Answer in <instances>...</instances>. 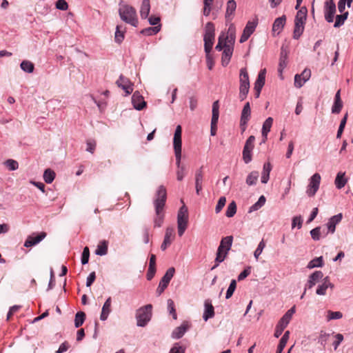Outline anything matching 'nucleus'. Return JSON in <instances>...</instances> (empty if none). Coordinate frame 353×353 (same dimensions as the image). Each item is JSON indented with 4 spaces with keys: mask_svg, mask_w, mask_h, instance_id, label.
<instances>
[{
    "mask_svg": "<svg viewBox=\"0 0 353 353\" xmlns=\"http://www.w3.org/2000/svg\"><path fill=\"white\" fill-rule=\"evenodd\" d=\"M167 199V191L166 188L163 185H160L155 194V198L154 204L155 207V211L157 218L154 221V224L157 227H161L163 221V208L165 204Z\"/></svg>",
    "mask_w": 353,
    "mask_h": 353,
    "instance_id": "nucleus-1",
    "label": "nucleus"
},
{
    "mask_svg": "<svg viewBox=\"0 0 353 353\" xmlns=\"http://www.w3.org/2000/svg\"><path fill=\"white\" fill-rule=\"evenodd\" d=\"M119 14L121 19L125 23L134 27L138 26L139 21L137 11L132 6L125 3H120Z\"/></svg>",
    "mask_w": 353,
    "mask_h": 353,
    "instance_id": "nucleus-2",
    "label": "nucleus"
},
{
    "mask_svg": "<svg viewBox=\"0 0 353 353\" xmlns=\"http://www.w3.org/2000/svg\"><path fill=\"white\" fill-rule=\"evenodd\" d=\"M232 241V236H227L221 239L216 252V256L215 259L216 264L212 267V270L216 268L219 265V263L225 260L228 251L231 248Z\"/></svg>",
    "mask_w": 353,
    "mask_h": 353,
    "instance_id": "nucleus-3",
    "label": "nucleus"
},
{
    "mask_svg": "<svg viewBox=\"0 0 353 353\" xmlns=\"http://www.w3.org/2000/svg\"><path fill=\"white\" fill-rule=\"evenodd\" d=\"M188 208L183 204L179 210L177 214V228L178 234L181 236L188 225Z\"/></svg>",
    "mask_w": 353,
    "mask_h": 353,
    "instance_id": "nucleus-4",
    "label": "nucleus"
},
{
    "mask_svg": "<svg viewBox=\"0 0 353 353\" xmlns=\"http://www.w3.org/2000/svg\"><path fill=\"white\" fill-rule=\"evenodd\" d=\"M215 37V28L212 22H208L205 27L204 34V49L205 52H210Z\"/></svg>",
    "mask_w": 353,
    "mask_h": 353,
    "instance_id": "nucleus-5",
    "label": "nucleus"
},
{
    "mask_svg": "<svg viewBox=\"0 0 353 353\" xmlns=\"http://www.w3.org/2000/svg\"><path fill=\"white\" fill-rule=\"evenodd\" d=\"M239 81V99L241 101H243L246 98L250 90L249 75L246 68L241 69Z\"/></svg>",
    "mask_w": 353,
    "mask_h": 353,
    "instance_id": "nucleus-6",
    "label": "nucleus"
},
{
    "mask_svg": "<svg viewBox=\"0 0 353 353\" xmlns=\"http://www.w3.org/2000/svg\"><path fill=\"white\" fill-rule=\"evenodd\" d=\"M152 306L148 304L139 308L137 312V325L143 327L150 320L152 316Z\"/></svg>",
    "mask_w": 353,
    "mask_h": 353,
    "instance_id": "nucleus-7",
    "label": "nucleus"
},
{
    "mask_svg": "<svg viewBox=\"0 0 353 353\" xmlns=\"http://www.w3.org/2000/svg\"><path fill=\"white\" fill-rule=\"evenodd\" d=\"M175 272V269L174 268H170L162 277L159 284V286L157 289V294L158 296H160L164 290L167 288L170 281L173 277Z\"/></svg>",
    "mask_w": 353,
    "mask_h": 353,
    "instance_id": "nucleus-8",
    "label": "nucleus"
},
{
    "mask_svg": "<svg viewBox=\"0 0 353 353\" xmlns=\"http://www.w3.org/2000/svg\"><path fill=\"white\" fill-rule=\"evenodd\" d=\"M321 182V176L319 173H315L310 179V183L307 186V194L309 196H313L318 191Z\"/></svg>",
    "mask_w": 353,
    "mask_h": 353,
    "instance_id": "nucleus-9",
    "label": "nucleus"
},
{
    "mask_svg": "<svg viewBox=\"0 0 353 353\" xmlns=\"http://www.w3.org/2000/svg\"><path fill=\"white\" fill-rule=\"evenodd\" d=\"M336 12V5L334 0H325L324 3L325 19L328 23L334 21Z\"/></svg>",
    "mask_w": 353,
    "mask_h": 353,
    "instance_id": "nucleus-10",
    "label": "nucleus"
},
{
    "mask_svg": "<svg viewBox=\"0 0 353 353\" xmlns=\"http://www.w3.org/2000/svg\"><path fill=\"white\" fill-rule=\"evenodd\" d=\"M219 117V101H216L212 104V115L211 120V129L210 134L212 136L216 135L217 130V123Z\"/></svg>",
    "mask_w": 353,
    "mask_h": 353,
    "instance_id": "nucleus-11",
    "label": "nucleus"
},
{
    "mask_svg": "<svg viewBox=\"0 0 353 353\" xmlns=\"http://www.w3.org/2000/svg\"><path fill=\"white\" fill-rule=\"evenodd\" d=\"M118 87L121 88L125 92L126 95L130 94L133 92V84L127 77L121 75L116 81Z\"/></svg>",
    "mask_w": 353,
    "mask_h": 353,
    "instance_id": "nucleus-12",
    "label": "nucleus"
},
{
    "mask_svg": "<svg viewBox=\"0 0 353 353\" xmlns=\"http://www.w3.org/2000/svg\"><path fill=\"white\" fill-rule=\"evenodd\" d=\"M311 77V70L305 68L301 74H296L294 77V86L300 88L303 84L310 79Z\"/></svg>",
    "mask_w": 353,
    "mask_h": 353,
    "instance_id": "nucleus-13",
    "label": "nucleus"
},
{
    "mask_svg": "<svg viewBox=\"0 0 353 353\" xmlns=\"http://www.w3.org/2000/svg\"><path fill=\"white\" fill-rule=\"evenodd\" d=\"M257 26V22L256 21H249L243 31V34L240 38V43H244L248 39L249 37L251 36V34L254 32L255 30V28Z\"/></svg>",
    "mask_w": 353,
    "mask_h": 353,
    "instance_id": "nucleus-14",
    "label": "nucleus"
},
{
    "mask_svg": "<svg viewBox=\"0 0 353 353\" xmlns=\"http://www.w3.org/2000/svg\"><path fill=\"white\" fill-rule=\"evenodd\" d=\"M250 115H251V109H250V103L247 102L245 104V105L242 110L241 116L240 126L242 128L243 131H245V130L246 128V125H247L248 121L250 120Z\"/></svg>",
    "mask_w": 353,
    "mask_h": 353,
    "instance_id": "nucleus-15",
    "label": "nucleus"
},
{
    "mask_svg": "<svg viewBox=\"0 0 353 353\" xmlns=\"http://www.w3.org/2000/svg\"><path fill=\"white\" fill-rule=\"evenodd\" d=\"M323 276V274L321 271H315L310 276L309 280L307 281V283L305 285V290L303 292V294L301 295V299L303 298L306 292L307 288H312L314 285H316L317 282H319L322 279Z\"/></svg>",
    "mask_w": 353,
    "mask_h": 353,
    "instance_id": "nucleus-16",
    "label": "nucleus"
},
{
    "mask_svg": "<svg viewBox=\"0 0 353 353\" xmlns=\"http://www.w3.org/2000/svg\"><path fill=\"white\" fill-rule=\"evenodd\" d=\"M174 230L173 228H168L165 230L164 240L161 245L162 250H165L170 245L173 240L174 239Z\"/></svg>",
    "mask_w": 353,
    "mask_h": 353,
    "instance_id": "nucleus-17",
    "label": "nucleus"
},
{
    "mask_svg": "<svg viewBox=\"0 0 353 353\" xmlns=\"http://www.w3.org/2000/svg\"><path fill=\"white\" fill-rule=\"evenodd\" d=\"M46 236V233L44 232H41L36 236L34 234L29 236L25 241L24 246L27 248L33 246L41 241Z\"/></svg>",
    "mask_w": 353,
    "mask_h": 353,
    "instance_id": "nucleus-18",
    "label": "nucleus"
},
{
    "mask_svg": "<svg viewBox=\"0 0 353 353\" xmlns=\"http://www.w3.org/2000/svg\"><path fill=\"white\" fill-rule=\"evenodd\" d=\"M232 52L233 47L231 45L225 43L224 50L221 58V62L223 66H226L229 63L232 55Z\"/></svg>",
    "mask_w": 353,
    "mask_h": 353,
    "instance_id": "nucleus-19",
    "label": "nucleus"
},
{
    "mask_svg": "<svg viewBox=\"0 0 353 353\" xmlns=\"http://www.w3.org/2000/svg\"><path fill=\"white\" fill-rule=\"evenodd\" d=\"M203 166L196 171L195 173V188L196 194L199 195L203 189Z\"/></svg>",
    "mask_w": 353,
    "mask_h": 353,
    "instance_id": "nucleus-20",
    "label": "nucleus"
},
{
    "mask_svg": "<svg viewBox=\"0 0 353 353\" xmlns=\"http://www.w3.org/2000/svg\"><path fill=\"white\" fill-rule=\"evenodd\" d=\"M205 310L203 315V319L207 321L209 319L214 317V309L210 300L207 299L204 303Z\"/></svg>",
    "mask_w": 353,
    "mask_h": 353,
    "instance_id": "nucleus-21",
    "label": "nucleus"
},
{
    "mask_svg": "<svg viewBox=\"0 0 353 353\" xmlns=\"http://www.w3.org/2000/svg\"><path fill=\"white\" fill-rule=\"evenodd\" d=\"M189 327V323L188 322H183L180 326L174 330L172 333V338L177 339L181 338Z\"/></svg>",
    "mask_w": 353,
    "mask_h": 353,
    "instance_id": "nucleus-22",
    "label": "nucleus"
},
{
    "mask_svg": "<svg viewBox=\"0 0 353 353\" xmlns=\"http://www.w3.org/2000/svg\"><path fill=\"white\" fill-rule=\"evenodd\" d=\"M132 103L135 109L141 110L145 107L146 103L143 98L139 95V92H134L132 97Z\"/></svg>",
    "mask_w": 353,
    "mask_h": 353,
    "instance_id": "nucleus-23",
    "label": "nucleus"
},
{
    "mask_svg": "<svg viewBox=\"0 0 353 353\" xmlns=\"http://www.w3.org/2000/svg\"><path fill=\"white\" fill-rule=\"evenodd\" d=\"M286 22V17L285 15L281 16L275 19L272 26V32H277L279 34L283 30Z\"/></svg>",
    "mask_w": 353,
    "mask_h": 353,
    "instance_id": "nucleus-24",
    "label": "nucleus"
},
{
    "mask_svg": "<svg viewBox=\"0 0 353 353\" xmlns=\"http://www.w3.org/2000/svg\"><path fill=\"white\" fill-rule=\"evenodd\" d=\"M328 288L332 289L334 288V285L330 283L329 278L327 276L323 279V283L318 287L316 293L318 295H325L326 290Z\"/></svg>",
    "mask_w": 353,
    "mask_h": 353,
    "instance_id": "nucleus-25",
    "label": "nucleus"
},
{
    "mask_svg": "<svg viewBox=\"0 0 353 353\" xmlns=\"http://www.w3.org/2000/svg\"><path fill=\"white\" fill-rule=\"evenodd\" d=\"M236 8V3L234 0H229L227 3V8L225 12V19L230 21L232 19L234 12Z\"/></svg>",
    "mask_w": 353,
    "mask_h": 353,
    "instance_id": "nucleus-26",
    "label": "nucleus"
},
{
    "mask_svg": "<svg viewBox=\"0 0 353 353\" xmlns=\"http://www.w3.org/2000/svg\"><path fill=\"white\" fill-rule=\"evenodd\" d=\"M181 132L182 129L181 125H177L175 130L174 139H173V146L174 149L181 148Z\"/></svg>",
    "mask_w": 353,
    "mask_h": 353,
    "instance_id": "nucleus-27",
    "label": "nucleus"
},
{
    "mask_svg": "<svg viewBox=\"0 0 353 353\" xmlns=\"http://www.w3.org/2000/svg\"><path fill=\"white\" fill-rule=\"evenodd\" d=\"M342 219L341 214H339L337 215L333 216L328 221L327 225L328 228V232L331 233H334L336 228V225L339 223Z\"/></svg>",
    "mask_w": 353,
    "mask_h": 353,
    "instance_id": "nucleus-28",
    "label": "nucleus"
},
{
    "mask_svg": "<svg viewBox=\"0 0 353 353\" xmlns=\"http://www.w3.org/2000/svg\"><path fill=\"white\" fill-rule=\"evenodd\" d=\"M235 27L233 24H231L228 28L227 36H225V43L230 44L232 46L235 41Z\"/></svg>",
    "mask_w": 353,
    "mask_h": 353,
    "instance_id": "nucleus-29",
    "label": "nucleus"
},
{
    "mask_svg": "<svg viewBox=\"0 0 353 353\" xmlns=\"http://www.w3.org/2000/svg\"><path fill=\"white\" fill-rule=\"evenodd\" d=\"M290 321H288V320L285 319L283 317L280 319L276 327L274 332V336L276 338H279L281 335L284 329L287 327Z\"/></svg>",
    "mask_w": 353,
    "mask_h": 353,
    "instance_id": "nucleus-30",
    "label": "nucleus"
},
{
    "mask_svg": "<svg viewBox=\"0 0 353 353\" xmlns=\"http://www.w3.org/2000/svg\"><path fill=\"white\" fill-rule=\"evenodd\" d=\"M273 119L272 117H268L263 124L262 136L263 137V142L267 139L268 134L270 131Z\"/></svg>",
    "mask_w": 353,
    "mask_h": 353,
    "instance_id": "nucleus-31",
    "label": "nucleus"
},
{
    "mask_svg": "<svg viewBox=\"0 0 353 353\" xmlns=\"http://www.w3.org/2000/svg\"><path fill=\"white\" fill-rule=\"evenodd\" d=\"M150 0H143L141 9H140V14L142 19H146L150 13Z\"/></svg>",
    "mask_w": 353,
    "mask_h": 353,
    "instance_id": "nucleus-32",
    "label": "nucleus"
},
{
    "mask_svg": "<svg viewBox=\"0 0 353 353\" xmlns=\"http://www.w3.org/2000/svg\"><path fill=\"white\" fill-rule=\"evenodd\" d=\"M345 172H339L336 176L334 183L338 189L343 188L347 182V179L345 177Z\"/></svg>",
    "mask_w": 353,
    "mask_h": 353,
    "instance_id": "nucleus-33",
    "label": "nucleus"
},
{
    "mask_svg": "<svg viewBox=\"0 0 353 353\" xmlns=\"http://www.w3.org/2000/svg\"><path fill=\"white\" fill-rule=\"evenodd\" d=\"M108 248V242L105 240L100 241L95 250V254L97 255L103 256L107 254Z\"/></svg>",
    "mask_w": 353,
    "mask_h": 353,
    "instance_id": "nucleus-34",
    "label": "nucleus"
},
{
    "mask_svg": "<svg viewBox=\"0 0 353 353\" xmlns=\"http://www.w3.org/2000/svg\"><path fill=\"white\" fill-rule=\"evenodd\" d=\"M305 23L294 21L293 38L298 39L303 32Z\"/></svg>",
    "mask_w": 353,
    "mask_h": 353,
    "instance_id": "nucleus-35",
    "label": "nucleus"
},
{
    "mask_svg": "<svg viewBox=\"0 0 353 353\" xmlns=\"http://www.w3.org/2000/svg\"><path fill=\"white\" fill-rule=\"evenodd\" d=\"M265 69H263L259 72L257 79L254 83V88H262L263 87L265 81Z\"/></svg>",
    "mask_w": 353,
    "mask_h": 353,
    "instance_id": "nucleus-36",
    "label": "nucleus"
},
{
    "mask_svg": "<svg viewBox=\"0 0 353 353\" xmlns=\"http://www.w3.org/2000/svg\"><path fill=\"white\" fill-rule=\"evenodd\" d=\"M271 170L272 165L270 163L268 162L263 165V170L261 176V182L263 183H266L268 181Z\"/></svg>",
    "mask_w": 353,
    "mask_h": 353,
    "instance_id": "nucleus-37",
    "label": "nucleus"
},
{
    "mask_svg": "<svg viewBox=\"0 0 353 353\" xmlns=\"http://www.w3.org/2000/svg\"><path fill=\"white\" fill-rule=\"evenodd\" d=\"M111 307V298L109 297L105 302L101 314V319L104 321L108 318L109 313L110 312Z\"/></svg>",
    "mask_w": 353,
    "mask_h": 353,
    "instance_id": "nucleus-38",
    "label": "nucleus"
},
{
    "mask_svg": "<svg viewBox=\"0 0 353 353\" xmlns=\"http://www.w3.org/2000/svg\"><path fill=\"white\" fill-rule=\"evenodd\" d=\"M125 28L122 26L118 25L116 28V32L114 34L115 41L118 43H121L124 39Z\"/></svg>",
    "mask_w": 353,
    "mask_h": 353,
    "instance_id": "nucleus-39",
    "label": "nucleus"
},
{
    "mask_svg": "<svg viewBox=\"0 0 353 353\" xmlns=\"http://www.w3.org/2000/svg\"><path fill=\"white\" fill-rule=\"evenodd\" d=\"M307 14V8L305 7H302L297 12L296 15L295 17L294 21L303 22V23H305Z\"/></svg>",
    "mask_w": 353,
    "mask_h": 353,
    "instance_id": "nucleus-40",
    "label": "nucleus"
},
{
    "mask_svg": "<svg viewBox=\"0 0 353 353\" xmlns=\"http://www.w3.org/2000/svg\"><path fill=\"white\" fill-rule=\"evenodd\" d=\"M289 336H290V332L286 331L279 341V345H278L277 350H276V353L282 352V351L283 350L284 347H285L286 343L289 339Z\"/></svg>",
    "mask_w": 353,
    "mask_h": 353,
    "instance_id": "nucleus-41",
    "label": "nucleus"
},
{
    "mask_svg": "<svg viewBox=\"0 0 353 353\" xmlns=\"http://www.w3.org/2000/svg\"><path fill=\"white\" fill-rule=\"evenodd\" d=\"M86 319V314L85 312L80 311L78 312L74 318V326L79 327L81 326Z\"/></svg>",
    "mask_w": 353,
    "mask_h": 353,
    "instance_id": "nucleus-42",
    "label": "nucleus"
},
{
    "mask_svg": "<svg viewBox=\"0 0 353 353\" xmlns=\"http://www.w3.org/2000/svg\"><path fill=\"white\" fill-rule=\"evenodd\" d=\"M348 14H349L348 12H345L343 13L342 14L336 15V21H335V23L334 24V28H339L342 25H343L345 21V20L347 18Z\"/></svg>",
    "mask_w": 353,
    "mask_h": 353,
    "instance_id": "nucleus-43",
    "label": "nucleus"
},
{
    "mask_svg": "<svg viewBox=\"0 0 353 353\" xmlns=\"http://www.w3.org/2000/svg\"><path fill=\"white\" fill-rule=\"evenodd\" d=\"M54 178L55 172L52 170L48 168L44 171L43 179L46 183H51L54 181Z\"/></svg>",
    "mask_w": 353,
    "mask_h": 353,
    "instance_id": "nucleus-44",
    "label": "nucleus"
},
{
    "mask_svg": "<svg viewBox=\"0 0 353 353\" xmlns=\"http://www.w3.org/2000/svg\"><path fill=\"white\" fill-rule=\"evenodd\" d=\"M20 66H21V68L24 72H28V73L32 72L34 71V64L31 61H27V60L23 61L21 63Z\"/></svg>",
    "mask_w": 353,
    "mask_h": 353,
    "instance_id": "nucleus-45",
    "label": "nucleus"
},
{
    "mask_svg": "<svg viewBox=\"0 0 353 353\" xmlns=\"http://www.w3.org/2000/svg\"><path fill=\"white\" fill-rule=\"evenodd\" d=\"M161 30L160 26H154V27H149L145 29H143L141 32V34L145 35H154L157 34Z\"/></svg>",
    "mask_w": 353,
    "mask_h": 353,
    "instance_id": "nucleus-46",
    "label": "nucleus"
},
{
    "mask_svg": "<svg viewBox=\"0 0 353 353\" xmlns=\"http://www.w3.org/2000/svg\"><path fill=\"white\" fill-rule=\"evenodd\" d=\"M259 178V172L256 171H253L251 173L249 174V175L247 176L246 179V183L248 185H254Z\"/></svg>",
    "mask_w": 353,
    "mask_h": 353,
    "instance_id": "nucleus-47",
    "label": "nucleus"
},
{
    "mask_svg": "<svg viewBox=\"0 0 353 353\" xmlns=\"http://www.w3.org/2000/svg\"><path fill=\"white\" fill-rule=\"evenodd\" d=\"M236 203L234 201H232L231 203H229V205L228 206V208H227V210L225 212V215L228 217H232L236 214Z\"/></svg>",
    "mask_w": 353,
    "mask_h": 353,
    "instance_id": "nucleus-48",
    "label": "nucleus"
},
{
    "mask_svg": "<svg viewBox=\"0 0 353 353\" xmlns=\"http://www.w3.org/2000/svg\"><path fill=\"white\" fill-rule=\"evenodd\" d=\"M286 59H287L286 55L285 54L283 55V53H281V57L279 59V68H278V72H279L280 77L281 79H283V75H282L283 70L287 65Z\"/></svg>",
    "mask_w": 353,
    "mask_h": 353,
    "instance_id": "nucleus-49",
    "label": "nucleus"
},
{
    "mask_svg": "<svg viewBox=\"0 0 353 353\" xmlns=\"http://www.w3.org/2000/svg\"><path fill=\"white\" fill-rule=\"evenodd\" d=\"M323 265V257H316L309 262L307 268L311 269L316 267H321Z\"/></svg>",
    "mask_w": 353,
    "mask_h": 353,
    "instance_id": "nucleus-50",
    "label": "nucleus"
},
{
    "mask_svg": "<svg viewBox=\"0 0 353 353\" xmlns=\"http://www.w3.org/2000/svg\"><path fill=\"white\" fill-rule=\"evenodd\" d=\"M265 197L263 195L261 196L258 201L255 203L253 205H252V207L250 208V211L258 210L265 204Z\"/></svg>",
    "mask_w": 353,
    "mask_h": 353,
    "instance_id": "nucleus-51",
    "label": "nucleus"
},
{
    "mask_svg": "<svg viewBox=\"0 0 353 353\" xmlns=\"http://www.w3.org/2000/svg\"><path fill=\"white\" fill-rule=\"evenodd\" d=\"M347 113H346L344 115L343 118L341 121V123H340V125H339V130L337 132V134H336L337 138H340L341 137V134L343 132V130L345 128V124L347 122Z\"/></svg>",
    "mask_w": 353,
    "mask_h": 353,
    "instance_id": "nucleus-52",
    "label": "nucleus"
},
{
    "mask_svg": "<svg viewBox=\"0 0 353 353\" xmlns=\"http://www.w3.org/2000/svg\"><path fill=\"white\" fill-rule=\"evenodd\" d=\"M343 317V314L341 312H333L331 310L327 311V319L328 321L332 319H340Z\"/></svg>",
    "mask_w": 353,
    "mask_h": 353,
    "instance_id": "nucleus-53",
    "label": "nucleus"
},
{
    "mask_svg": "<svg viewBox=\"0 0 353 353\" xmlns=\"http://www.w3.org/2000/svg\"><path fill=\"white\" fill-rule=\"evenodd\" d=\"M236 282L235 280L233 279L231 281L230 286L226 292L225 298L227 299H230L232 296V294L236 289Z\"/></svg>",
    "mask_w": 353,
    "mask_h": 353,
    "instance_id": "nucleus-54",
    "label": "nucleus"
},
{
    "mask_svg": "<svg viewBox=\"0 0 353 353\" xmlns=\"http://www.w3.org/2000/svg\"><path fill=\"white\" fill-rule=\"evenodd\" d=\"M254 141H255V137L252 135L250 136L245 141L243 149L252 151L254 146Z\"/></svg>",
    "mask_w": 353,
    "mask_h": 353,
    "instance_id": "nucleus-55",
    "label": "nucleus"
},
{
    "mask_svg": "<svg viewBox=\"0 0 353 353\" xmlns=\"http://www.w3.org/2000/svg\"><path fill=\"white\" fill-rule=\"evenodd\" d=\"M168 310H169V312H170V314L172 315L173 319H177V315H176V310H175V307H174V301L172 299H168Z\"/></svg>",
    "mask_w": 353,
    "mask_h": 353,
    "instance_id": "nucleus-56",
    "label": "nucleus"
},
{
    "mask_svg": "<svg viewBox=\"0 0 353 353\" xmlns=\"http://www.w3.org/2000/svg\"><path fill=\"white\" fill-rule=\"evenodd\" d=\"M225 203L226 198L225 196L220 197L215 208V212L216 214L219 213L222 210Z\"/></svg>",
    "mask_w": 353,
    "mask_h": 353,
    "instance_id": "nucleus-57",
    "label": "nucleus"
},
{
    "mask_svg": "<svg viewBox=\"0 0 353 353\" xmlns=\"http://www.w3.org/2000/svg\"><path fill=\"white\" fill-rule=\"evenodd\" d=\"M6 165L10 170H16L19 168V163L13 159H8L5 162Z\"/></svg>",
    "mask_w": 353,
    "mask_h": 353,
    "instance_id": "nucleus-58",
    "label": "nucleus"
},
{
    "mask_svg": "<svg viewBox=\"0 0 353 353\" xmlns=\"http://www.w3.org/2000/svg\"><path fill=\"white\" fill-rule=\"evenodd\" d=\"M265 247V241L263 240H262L259 243V244L258 245L257 248L256 249V250L254 252V257L256 258V260L259 259V256L262 253V252H263V250Z\"/></svg>",
    "mask_w": 353,
    "mask_h": 353,
    "instance_id": "nucleus-59",
    "label": "nucleus"
},
{
    "mask_svg": "<svg viewBox=\"0 0 353 353\" xmlns=\"http://www.w3.org/2000/svg\"><path fill=\"white\" fill-rule=\"evenodd\" d=\"M343 108V102L334 101L332 108V112L334 114H339Z\"/></svg>",
    "mask_w": 353,
    "mask_h": 353,
    "instance_id": "nucleus-60",
    "label": "nucleus"
},
{
    "mask_svg": "<svg viewBox=\"0 0 353 353\" xmlns=\"http://www.w3.org/2000/svg\"><path fill=\"white\" fill-rule=\"evenodd\" d=\"M302 223L303 219L301 216H296L292 219V228H294V227L297 226L298 228L300 229L302 227Z\"/></svg>",
    "mask_w": 353,
    "mask_h": 353,
    "instance_id": "nucleus-61",
    "label": "nucleus"
},
{
    "mask_svg": "<svg viewBox=\"0 0 353 353\" xmlns=\"http://www.w3.org/2000/svg\"><path fill=\"white\" fill-rule=\"evenodd\" d=\"M185 175V167L182 165L177 168L176 170V179L178 181H182Z\"/></svg>",
    "mask_w": 353,
    "mask_h": 353,
    "instance_id": "nucleus-62",
    "label": "nucleus"
},
{
    "mask_svg": "<svg viewBox=\"0 0 353 353\" xmlns=\"http://www.w3.org/2000/svg\"><path fill=\"white\" fill-rule=\"evenodd\" d=\"M243 159L245 163H248L252 161V151L243 149Z\"/></svg>",
    "mask_w": 353,
    "mask_h": 353,
    "instance_id": "nucleus-63",
    "label": "nucleus"
},
{
    "mask_svg": "<svg viewBox=\"0 0 353 353\" xmlns=\"http://www.w3.org/2000/svg\"><path fill=\"white\" fill-rule=\"evenodd\" d=\"M185 347L179 346L178 343H175L171 348L170 353H185Z\"/></svg>",
    "mask_w": 353,
    "mask_h": 353,
    "instance_id": "nucleus-64",
    "label": "nucleus"
}]
</instances>
